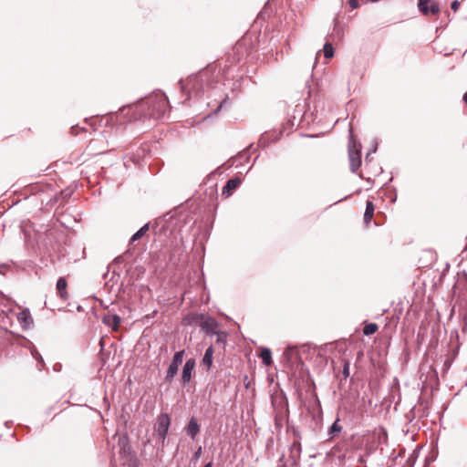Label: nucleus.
<instances>
[{
  "instance_id": "obj_25",
  "label": "nucleus",
  "mask_w": 467,
  "mask_h": 467,
  "mask_svg": "<svg viewBox=\"0 0 467 467\" xmlns=\"http://www.w3.org/2000/svg\"><path fill=\"white\" fill-rule=\"evenodd\" d=\"M451 9L456 12L458 11L459 7H460V2L458 0H454L451 5Z\"/></svg>"
},
{
  "instance_id": "obj_7",
  "label": "nucleus",
  "mask_w": 467,
  "mask_h": 467,
  "mask_svg": "<svg viewBox=\"0 0 467 467\" xmlns=\"http://www.w3.org/2000/svg\"><path fill=\"white\" fill-rule=\"evenodd\" d=\"M16 317L24 329L30 328L33 326V317L28 308H25L19 312Z\"/></svg>"
},
{
  "instance_id": "obj_28",
  "label": "nucleus",
  "mask_w": 467,
  "mask_h": 467,
  "mask_svg": "<svg viewBox=\"0 0 467 467\" xmlns=\"http://www.w3.org/2000/svg\"><path fill=\"white\" fill-rule=\"evenodd\" d=\"M202 453V447H199L198 450L194 453V459H198Z\"/></svg>"
},
{
  "instance_id": "obj_15",
  "label": "nucleus",
  "mask_w": 467,
  "mask_h": 467,
  "mask_svg": "<svg viewBox=\"0 0 467 467\" xmlns=\"http://www.w3.org/2000/svg\"><path fill=\"white\" fill-rule=\"evenodd\" d=\"M119 446L120 447V453L130 454L131 447L129 443L128 438L123 436L119 439Z\"/></svg>"
},
{
  "instance_id": "obj_22",
  "label": "nucleus",
  "mask_w": 467,
  "mask_h": 467,
  "mask_svg": "<svg viewBox=\"0 0 467 467\" xmlns=\"http://www.w3.org/2000/svg\"><path fill=\"white\" fill-rule=\"evenodd\" d=\"M342 427L338 424V420H337L330 427L328 433L330 435L334 434L335 432L341 431Z\"/></svg>"
},
{
  "instance_id": "obj_26",
  "label": "nucleus",
  "mask_w": 467,
  "mask_h": 467,
  "mask_svg": "<svg viewBox=\"0 0 467 467\" xmlns=\"http://www.w3.org/2000/svg\"><path fill=\"white\" fill-rule=\"evenodd\" d=\"M293 350H294V348L288 347V348L285 350V352H284V356H285V358H286L288 360H289V359H291L290 353H291V351H293Z\"/></svg>"
},
{
  "instance_id": "obj_4",
  "label": "nucleus",
  "mask_w": 467,
  "mask_h": 467,
  "mask_svg": "<svg viewBox=\"0 0 467 467\" xmlns=\"http://www.w3.org/2000/svg\"><path fill=\"white\" fill-rule=\"evenodd\" d=\"M170 425L171 420L169 415L167 413H161L157 419L155 431L157 432L162 443L165 441Z\"/></svg>"
},
{
  "instance_id": "obj_12",
  "label": "nucleus",
  "mask_w": 467,
  "mask_h": 467,
  "mask_svg": "<svg viewBox=\"0 0 467 467\" xmlns=\"http://www.w3.org/2000/svg\"><path fill=\"white\" fill-rule=\"evenodd\" d=\"M374 204L371 201H367L366 202V210H365V213H364V222L365 223H369L372 217H373V214H374Z\"/></svg>"
},
{
  "instance_id": "obj_14",
  "label": "nucleus",
  "mask_w": 467,
  "mask_h": 467,
  "mask_svg": "<svg viewBox=\"0 0 467 467\" xmlns=\"http://www.w3.org/2000/svg\"><path fill=\"white\" fill-rule=\"evenodd\" d=\"M213 358V346H210L205 350L204 356L202 358V364L204 366H206L208 369L212 367Z\"/></svg>"
},
{
  "instance_id": "obj_20",
  "label": "nucleus",
  "mask_w": 467,
  "mask_h": 467,
  "mask_svg": "<svg viewBox=\"0 0 467 467\" xmlns=\"http://www.w3.org/2000/svg\"><path fill=\"white\" fill-rule=\"evenodd\" d=\"M213 334L216 335V342L217 343L224 344L226 342V338H227V333L226 332L216 330Z\"/></svg>"
},
{
  "instance_id": "obj_21",
  "label": "nucleus",
  "mask_w": 467,
  "mask_h": 467,
  "mask_svg": "<svg viewBox=\"0 0 467 467\" xmlns=\"http://www.w3.org/2000/svg\"><path fill=\"white\" fill-rule=\"evenodd\" d=\"M324 56L327 58H331L334 56V48L330 43L324 45Z\"/></svg>"
},
{
  "instance_id": "obj_19",
  "label": "nucleus",
  "mask_w": 467,
  "mask_h": 467,
  "mask_svg": "<svg viewBox=\"0 0 467 467\" xmlns=\"http://www.w3.org/2000/svg\"><path fill=\"white\" fill-rule=\"evenodd\" d=\"M378 328H379V327L377 324L368 323V324L365 325V327L363 328V333L366 336H369V335L376 333Z\"/></svg>"
},
{
  "instance_id": "obj_31",
  "label": "nucleus",
  "mask_w": 467,
  "mask_h": 467,
  "mask_svg": "<svg viewBox=\"0 0 467 467\" xmlns=\"http://www.w3.org/2000/svg\"><path fill=\"white\" fill-rule=\"evenodd\" d=\"M203 467H213V463L210 462L206 463Z\"/></svg>"
},
{
  "instance_id": "obj_5",
  "label": "nucleus",
  "mask_w": 467,
  "mask_h": 467,
  "mask_svg": "<svg viewBox=\"0 0 467 467\" xmlns=\"http://www.w3.org/2000/svg\"><path fill=\"white\" fill-rule=\"evenodd\" d=\"M183 355H184V350L177 351L173 355L172 360H171V362L168 368L167 373H166V379L168 381H171V379L177 374L179 365L182 364V362Z\"/></svg>"
},
{
  "instance_id": "obj_1",
  "label": "nucleus",
  "mask_w": 467,
  "mask_h": 467,
  "mask_svg": "<svg viewBox=\"0 0 467 467\" xmlns=\"http://www.w3.org/2000/svg\"><path fill=\"white\" fill-rule=\"evenodd\" d=\"M128 109L130 114V120L141 119H153L155 120L164 117L169 109V100L166 95L161 92H154L136 105L123 108L122 111Z\"/></svg>"
},
{
  "instance_id": "obj_23",
  "label": "nucleus",
  "mask_w": 467,
  "mask_h": 467,
  "mask_svg": "<svg viewBox=\"0 0 467 467\" xmlns=\"http://www.w3.org/2000/svg\"><path fill=\"white\" fill-rule=\"evenodd\" d=\"M342 373H343V376L345 379L349 377V362L348 361L344 362Z\"/></svg>"
},
{
  "instance_id": "obj_8",
  "label": "nucleus",
  "mask_w": 467,
  "mask_h": 467,
  "mask_svg": "<svg viewBox=\"0 0 467 467\" xmlns=\"http://www.w3.org/2000/svg\"><path fill=\"white\" fill-rule=\"evenodd\" d=\"M195 367V360L193 358H189L182 368V380L183 384H187L191 381L192 373Z\"/></svg>"
},
{
  "instance_id": "obj_18",
  "label": "nucleus",
  "mask_w": 467,
  "mask_h": 467,
  "mask_svg": "<svg viewBox=\"0 0 467 467\" xmlns=\"http://www.w3.org/2000/svg\"><path fill=\"white\" fill-rule=\"evenodd\" d=\"M149 230V224H144L140 230H138L130 238V243H133L139 239H140L146 232Z\"/></svg>"
},
{
  "instance_id": "obj_16",
  "label": "nucleus",
  "mask_w": 467,
  "mask_h": 467,
  "mask_svg": "<svg viewBox=\"0 0 467 467\" xmlns=\"http://www.w3.org/2000/svg\"><path fill=\"white\" fill-rule=\"evenodd\" d=\"M260 358H262L263 363L265 366H270L273 362L272 360V352L270 348H264L260 353Z\"/></svg>"
},
{
  "instance_id": "obj_29",
  "label": "nucleus",
  "mask_w": 467,
  "mask_h": 467,
  "mask_svg": "<svg viewBox=\"0 0 467 467\" xmlns=\"http://www.w3.org/2000/svg\"><path fill=\"white\" fill-rule=\"evenodd\" d=\"M462 99L467 103V91L463 94Z\"/></svg>"
},
{
  "instance_id": "obj_13",
  "label": "nucleus",
  "mask_w": 467,
  "mask_h": 467,
  "mask_svg": "<svg viewBox=\"0 0 467 467\" xmlns=\"http://www.w3.org/2000/svg\"><path fill=\"white\" fill-rule=\"evenodd\" d=\"M67 280L64 277H59L57 281V290L61 298H67V293L66 291L67 288Z\"/></svg>"
},
{
  "instance_id": "obj_17",
  "label": "nucleus",
  "mask_w": 467,
  "mask_h": 467,
  "mask_svg": "<svg viewBox=\"0 0 467 467\" xmlns=\"http://www.w3.org/2000/svg\"><path fill=\"white\" fill-rule=\"evenodd\" d=\"M202 81V75L194 76L188 80L187 85L192 86V91L198 95L201 92V88L195 87L199 82Z\"/></svg>"
},
{
  "instance_id": "obj_33",
  "label": "nucleus",
  "mask_w": 467,
  "mask_h": 467,
  "mask_svg": "<svg viewBox=\"0 0 467 467\" xmlns=\"http://www.w3.org/2000/svg\"><path fill=\"white\" fill-rule=\"evenodd\" d=\"M371 2H374V0H370Z\"/></svg>"
},
{
  "instance_id": "obj_9",
  "label": "nucleus",
  "mask_w": 467,
  "mask_h": 467,
  "mask_svg": "<svg viewBox=\"0 0 467 467\" xmlns=\"http://www.w3.org/2000/svg\"><path fill=\"white\" fill-rule=\"evenodd\" d=\"M241 182H242L238 177L228 180L223 188L222 195L228 198L232 195L233 191L240 186Z\"/></svg>"
},
{
  "instance_id": "obj_10",
  "label": "nucleus",
  "mask_w": 467,
  "mask_h": 467,
  "mask_svg": "<svg viewBox=\"0 0 467 467\" xmlns=\"http://www.w3.org/2000/svg\"><path fill=\"white\" fill-rule=\"evenodd\" d=\"M201 426L198 423L196 418L192 417L185 427V431L188 436H190L192 440H195L196 436L200 432Z\"/></svg>"
},
{
  "instance_id": "obj_2",
  "label": "nucleus",
  "mask_w": 467,
  "mask_h": 467,
  "mask_svg": "<svg viewBox=\"0 0 467 467\" xmlns=\"http://www.w3.org/2000/svg\"><path fill=\"white\" fill-rule=\"evenodd\" d=\"M361 144L354 139L352 128L349 129L348 157L350 170L355 172L361 164Z\"/></svg>"
},
{
  "instance_id": "obj_32",
  "label": "nucleus",
  "mask_w": 467,
  "mask_h": 467,
  "mask_svg": "<svg viewBox=\"0 0 467 467\" xmlns=\"http://www.w3.org/2000/svg\"><path fill=\"white\" fill-rule=\"evenodd\" d=\"M182 90L184 91L185 90V87L183 85H182Z\"/></svg>"
},
{
  "instance_id": "obj_24",
  "label": "nucleus",
  "mask_w": 467,
  "mask_h": 467,
  "mask_svg": "<svg viewBox=\"0 0 467 467\" xmlns=\"http://www.w3.org/2000/svg\"><path fill=\"white\" fill-rule=\"evenodd\" d=\"M11 267L10 264H1L0 265V275H5L7 270Z\"/></svg>"
},
{
  "instance_id": "obj_6",
  "label": "nucleus",
  "mask_w": 467,
  "mask_h": 467,
  "mask_svg": "<svg viewBox=\"0 0 467 467\" xmlns=\"http://www.w3.org/2000/svg\"><path fill=\"white\" fill-rule=\"evenodd\" d=\"M418 7L424 16L437 15L440 12L438 3L433 0H419Z\"/></svg>"
},
{
  "instance_id": "obj_3",
  "label": "nucleus",
  "mask_w": 467,
  "mask_h": 467,
  "mask_svg": "<svg viewBox=\"0 0 467 467\" xmlns=\"http://www.w3.org/2000/svg\"><path fill=\"white\" fill-rule=\"evenodd\" d=\"M192 321L200 326L206 334H213L219 326L218 322L212 317L196 314L191 317Z\"/></svg>"
},
{
  "instance_id": "obj_11",
  "label": "nucleus",
  "mask_w": 467,
  "mask_h": 467,
  "mask_svg": "<svg viewBox=\"0 0 467 467\" xmlns=\"http://www.w3.org/2000/svg\"><path fill=\"white\" fill-rule=\"evenodd\" d=\"M120 317L117 315H109L107 317H105L104 318V323L108 326V327H110L112 329L114 330H117L119 324H120Z\"/></svg>"
},
{
  "instance_id": "obj_30",
  "label": "nucleus",
  "mask_w": 467,
  "mask_h": 467,
  "mask_svg": "<svg viewBox=\"0 0 467 467\" xmlns=\"http://www.w3.org/2000/svg\"><path fill=\"white\" fill-rule=\"evenodd\" d=\"M4 301H6V299L3 296L0 295V302L4 303Z\"/></svg>"
},
{
  "instance_id": "obj_27",
  "label": "nucleus",
  "mask_w": 467,
  "mask_h": 467,
  "mask_svg": "<svg viewBox=\"0 0 467 467\" xmlns=\"http://www.w3.org/2000/svg\"><path fill=\"white\" fill-rule=\"evenodd\" d=\"M348 3H349V5L352 8H358V0H349Z\"/></svg>"
}]
</instances>
